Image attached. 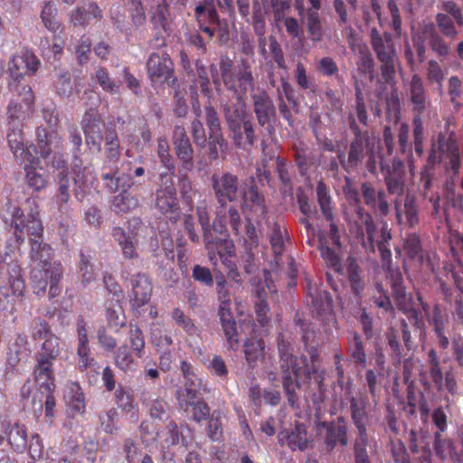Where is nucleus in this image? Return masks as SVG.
Here are the masks:
<instances>
[{
    "label": "nucleus",
    "mask_w": 463,
    "mask_h": 463,
    "mask_svg": "<svg viewBox=\"0 0 463 463\" xmlns=\"http://www.w3.org/2000/svg\"><path fill=\"white\" fill-rule=\"evenodd\" d=\"M396 216L401 224L413 227L418 222L417 204H394Z\"/></svg>",
    "instance_id": "53"
},
{
    "label": "nucleus",
    "mask_w": 463,
    "mask_h": 463,
    "mask_svg": "<svg viewBox=\"0 0 463 463\" xmlns=\"http://www.w3.org/2000/svg\"><path fill=\"white\" fill-rule=\"evenodd\" d=\"M128 346L137 358H142L145 354L146 338L143 331L137 324L130 323L128 334Z\"/></svg>",
    "instance_id": "45"
},
{
    "label": "nucleus",
    "mask_w": 463,
    "mask_h": 463,
    "mask_svg": "<svg viewBox=\"0 0 463 463\" xmlns=\"http://www.w3.org/2000/svg\"><path fill=\"white\" fill-rule=\"evenodd\" d=\"M171 317L175 320V324L182 327L188 335H193L197 334V326L189 317L185 316L184 312L181 308H174Z\"/></svg>",
    "instance_id": "64"
},
{
    "label": "nucleus",
    "mask_w": 463,
    "mask_h": 463,
    "mask_svg": "<svg viewBox=\"0 0 463 463\" xmlns=\"http://www.w3.org/2000/svg\"><path fill=\"white\" fill-rule=\"evenodd\" d=\"M6 140L14 156L24 153V146L28 145L22 127L14 122L7 130Z\"/></svg>",
    "instance_id": "42"
},
{
    "label": "nucleus",
    "mask_w": 463,
    "mask_h": 463,
    "mask_svg": "<svg viewBox=\"0 0 463 463\" xmlns=\"http://www.w3.org/2000/svg\"><path fill=\"white\" fill-rule=\"evenodd\" d=\"M134 355L128 345L124 344L115 352L114 363L116 366L124 373L133 371L136 365Z\"/></svg>",
    "instance_id": "47"
},
{
    "label": "nucleus",
    "mask_w": 463,
    "mask_h": 463,
    "mask_svg": "<svg viewBox=\"0 0 463 463\" xmlns=\"http://www.w3.org/2000/svg\"><path fill=\"white\" fill-rule=\"evenodd\" d=\"M194 16L199 30L207 34L210 40L216 33L221 38L228 34V24L220 18L217 10H205L202 6H195Z\"/></svg>",
    "instance_id": "19"
},
{
    "label": "nucleus",
    "mask_w": 463,
    "mask_h": 463,
    "mask_svg": "<svg viewBox=\"0 0 463 463\" xmlns=\"http://www.w3.org/2000/svg\"><path fill=\"white\" fill-rule=\"evenodd\" d=\"M41 61L36 55L28 51L24 50L14 55L8 63V70L12 81L9 83L10 89L15 84L24 85L21 80L25 75H33L40 68Z\"/></svg>",
    "instance_id": "14"
},
{
    "label": "nucleus",
    "mask_w": 463,
    "mask_h": 463,
    "mask_svg": "<svg viewBox=\"0 0 463 463\" xmlns=\"http://www.w3.org/2000/svg\"><path fill=\"white\" fill-rule=\"evenodd\" d=\"M405 256L408 260L414 262L417 268H420L424 261V252L420 237L415 234H410L403 243Z\"/></svg>",
    "instance_id": "38"
},
{
    "label": "nucleus",
    "mask_w": 463,
    "mask_h": 463,
    "mask_svg": "<svg viewBox=\"0 0 463 463\" xmlns=\"http://www.w3.org/2000/svg\"><path fill=\"white\" fill-rule=\"evenodd\" d=\"M243 353L249 367L255 368L265 358V342L261 338L250 337L243 343Z\"/></svg>",
    "instance_id": "29"
},
{
    "label": "nucleus",
    "mask_w": 463,
    "mask_h": 463,
    "mask_svg": "<svg viewBox=\"0 0 463 463\" xmlns=\"http://www.w3.org/2000/svg\"><path fill=\"white\" fill-rule=\"evenodd\" d=\"M92 80H95L103 91L109 94H119L120 84L117 82L105 67H99Z\"/></svg>",
    "instance_id": "48"
},
{
    "label": "nucleus",
    "mask_w": 463,
    "mask_h": 463,
    "mask_svg": "<svg viewBox=\"0 0 463 463\" xmlns=\"http://www.w3.org/2000/svg\"><path fill=\"white\" fill-rule=\"evenodd\" d=\"M30 354L31 349L26 335H18L9 346L7 363L11 366H15L19 362L26 361Z\"/></svg>",
    "instance_id": "34"
},
{
    "label": "nucleus",
    "mask_w": 463,
    "mask_h": 463,
    "mask_svg": "<svg viewBox=\"0 0 463 463\" xmlns=\"http://www.w3.org/2000/svg\"><path fill=\"white\" fill-rule=\"evenodd\" d=\"M36 364L33 368V375L35 382L41 388H44L46 391L54 390V373H53V364L43 358L36 359Z\"/></svg>",
    "instance_id": "30"
},
{
    "label": "nucleus",
    "mask_w": 463,
    "mask_h": 463,
    "mask_svg": "<svg viewBox=\"0 0 463 463\" xmlns=\"http://www.w3.org/2000/svg\"><path fill=\"white\" fill-rule=\"evenodd\" d=\"M183 427V425L179 427L174 420L169 421L166 426L165 438L164 439V444L167 448L179 443L185 447L187 446V441L184 437L183 431L180 430Z\"/></svg>",
    "instance_id": "58"
},
{
    "label": "nucleus",
    "mask_w": 463,
    "mask_h": 463,
    "mask_svg": "<svg viewBox=\"0 0 463 463\" xmlns=\"http://www.w3.org/2000/svg\"><path fill=\"white\" fill-rule=\"evenodd\" d=\"M287 445L292 450L299 449L304 451L308 448L310 439L304 424L298 423L295 428L286 435Z\"/></svg>",
    "instance_id": "40"
},
{
    "label": "nucleus",
    "mask_w": 463,
    "mask_h": 463,
    "mask_svg": "<svg viewBox=\"0 0 463 463\" xmlns=\"http://www.w3.org/2000/svg\"><path fill=\"white\" fill-rule=\"evenodd\" d=\"M7 441L13 449L23 453L27 446V431L24 425L14 423L7 432Z\"/></svg>",
    "instance_id": "43"
},
{
    "label": "nucleus",
    "mask_w": 463,
    "mask_h": 463,
    "mask_svg": "<svg viewBox=\"0 0 463 463\" xmlns=\"http://www.w3.org/2000/svg\"><path fill=\"white\" fill-rule=\"evenodd\" d=\"M11 90L21 97L22 102L10 101L7 107L8 118L12 120H23L33 111L34 96L29 85L15 84Z\"/></svg>",
    "instance_id": "21"
},
{
    "label": "nucleus",
    "mask_w": 463,
    "mask_h": 463,
    "mask_svg": "<svg viewBox=\"0 0 463 463\" xmlns=\"http://www.w3.org/2000/svg\"><path fill=\"white\" fill-rule=\"evenodd\" d=\"M81 128L85 135V142L90 149L100 151L104 139L105 122L97 109L90 108L85 111L81 120Z\"/></svg>",
    "instance_id": "16"
},
{
    "label": "nucleus",
    "mask_w": 463,
    "mask_h": 463,
    "mask_svg": "<svg viewBox=\"0 0 463 463\" xmlns=\"http://www.w3.org/2000/svg\"><path fill=\"white\" fill-rule=\"evenodd\" d=\"M362 207H359L357 213L360 215L361 225L357 227L356 237L361 239L362 243L366 250L374 252L375 245L373 241V235L375 232V226L373 217L366 213H362Z\"/></svg>",
    "instance_id": "28"
},
{
    "label": "nucleus",
    "mask_w": 463,
    "mask_h": 463,
    "mask_svg": "<svg viewBox=\"0 0 463 463\" xmlns=\"http://www.w3.org/2000/svg\"><path fill=\"white\" fill-rule=\"evenodd\" d=\"M51 270H54V264L52 268L34 267L30 272V280L33 293L42 295L45 292L50 281Z\"/></svg>",
    "instance_id": "41"
},
{
    "label": "nucleus",
    "mask_w": 463,
    "mask_h": 463,
    "mask_svg": "<svg viewBox=\"0 0 463 463\" xmlns=\"http://www.w3.org/2000/svg\"><path fill=\"white\" fill-rule=\"evenodd\" d=\"M307 303L313 307L318 315H322L332 308L333 300L326 291H319L317 287L309 285L307 288Z\"/></svg>",
    "instance_id": "32"
},
{
    "label": "nucleus",
    "mask_w": 463,
    "mask_h": 463,
    "mask_svg": "<svg viewBox=\"0 0 463 463\" xmlns=\"http://www.w3.org/2000/svg\"><path fill=\"white\" fill-rule=\"evenodd\" d=\"M252 65L253 61L248 58L235 62L229 55L222 54L218 61L209 68L216 87L223 83L227 90L237 95L235 102L222 106V113L230 138L237 148L242 150L252 147L257 139L252 114L248 111L243 98L249 90H253L255 85Z\"/></svg>",
    "instance_id": "1"
},
{
    "label": "nucleus",
    "mask_w": 463,
    "mask_h": 463,
    "mask_svg": "<svg viewBox=\"0 0 463 463\" xmlns=\"http://www.w3.org/2000/svg\"><path fill=\"white\" fill-rule=\"evenodd\" d=\"M430 29L429 43L431 50L439 57H447L450 51L449 45L438 33L432 24H430Z\"/></svg>",
    "instance_id": "57"
},
{
    "label": "nucleus",
    "mask_w": 463,
    "mask_h": 463,
    "mask_svg": "<svg viewBox=\"0 0 463 463\" xmlns=\"http://www.w3.org/2000/svg\"><path fill=\"white\" fill-rule=\"evenodd\" d=\"M349 402L351 419L358 434L367 433L366 424L369 420L367 394L361 393L358 397L352 396Z\"/></svg>",
    "instance_id": "26"
},
{
    "label": "nucleus",
    "mask_w": 463,
    "mask_h": 463,
    "mask_svg": "<svg viewBox=\"0 0 463 463\" xmlns=\"http://www.w3.org/2000/svg\"><path fill=\"white\" fill-rule=\"evenodd\" d=\"M354 463H372L371 446L367 433L357 435L353 444Z\"/></svg>",
    "instance_id": "44"
},
{
    "label": "nucleus",
    "mask_w": 463,
    "mask_h": 463,
    "mask_svg": "<svg viewBox=\"0 0 463 463\" xmlns=\"http://www.w3.org/2000/svg\"><path fill=\"white\" fill-rule=\"evenodd\" d=\"M294 161L301 176L307 175L309 167L312 164V158L308 154V149L304 144L294 145Z\"/></svg>",
    "instance_id": "49"
},
{
    "label": "nucleus",
    "mask_w": 463,
    "mask_h": 463,
    "mask_svg": "<svg viewBox=\"0 0 463 463\" xmlns=\"http://www.w3.org/2000/svg\"><path fill=\"white\" fill-rule=\"evenodd\" d=\"M150 23L153 30H163L164 33H170V6L167 0H161L151 11Z\"/></svg>",
    "instance_id": "31"
},
{
    "label": "nucleus",
    "mask_w": 463,
    "mask_h": 463,
    "mask_svg": "<svg viewBox=\"0 0 463 463\" xmlns=\"http://www.w3.org/2000/svg\"><path fill=\"white\" fill-rule=\"evenodd\" d=\"M318 250L321 257L326 262L328 268H331L335 272L338 274L343 273V265L341 259L337 252L328 246V242L325 238L324 234L319 233L318 235Z\"/></svg>",
    "instance_id": "37"
},
{
    "label": "nucleus",
    "mask_w": 463,
    "mask_h": 463,
    "mask_svg": "<svg viewBox=\"0 0 463 463\" xmlns=\"http://www.w3.org/2000/svg\"><path fill=\"white\" fill-rule=\"evenodd\" d=\"M350 128L353 131L354 137L349 145L348 154L346 155L344 150L338 149L336 151V157L339 160L342 168L346 172L356 170L362 165L365 157L366 147L368 146V134L363 132L353 116L349 117Z\"/></svg>",
    "instance_id": "9"
},
{
    "label": "nucleus",
    "mask_w": 463,
    "mask_h": 463,
    "mask_svg": "<svg viewBox=\"0 0 463 463\" xmlns=\"http://www.w3.org/2000/svg\"><path fill=\"white\" fill-rule=\"evenodd\" d=\"M156 154L160 164L165 167V169L175 170L174 157L170 154V146L165 137L157 138Z\"/></svg>",
    "instance_id": "56"
},
{
    "label": "nucleus",
    "mask_w": 463,
    "mask_h": 463,
    "mask_svg": "<svg viewBox=\"0 0 463 463\" xmlns=\"http://www.w3.org/2000/svg\"><path fill=\"white\" fill-rule=\"evenodd\" d=\"M357 70L360 73L370 75L373 78L375 62L369 48L363 44L358 48V58L356 61Z\"/></svg>",
    "instance_id": "50"
},
{
    "label": "nucleus",
    "mask_w": 463,
    "mask_h": 463,
    "mask_svg": "<svg viewBox=\"0 0 463 463\" xmlns=\"http://www.w3.org/2000/svg\"><path fill=\"white\" fill-rule=\"evenodd\" d=\"M317 435L322 439L326 451H333L337 446L348 444L347 421L340 416L335 420L321 421L317 424Z\"/></svg>",
    "instance_id": "12"
},
{
    "label": "nucleus",
    "mask_w": 463,
    "mask_h": 463,
    "mask_svg": "<svg viewBox=\"0 0 463 463\" xmlns=\"http://www.w3.org/2000/svg\"><path fill=\"white\" fill-rule=\"evenodd\" d=\"M424 370L420 372L421 383L430 388V384L440 392L446 389L450 394L457 393V381L452 371L443 373L440 358L435 348L428 350L425 358Z\"/></svg>",
    "instance_id": "7"
},
{
    "label": "nucleus",
    "mask_w": 463,
    "mask_h": 463,
    "mask_svg": "<svg viewBox=\"0 0 463 463\" xmlns=\"http://www.w3.org/2000/svg\"><path fill=\"white\" fill-rule=\"evenodd\" d=\"M59 340L55 335L46 338L40 351L36 353V359L43 358V360L54 363L60 354Z\"/></svg>",
    "instance_id": "51"
},
{
    "label": "nucleus",
    "mask_w": 463,
    "mask_h": 463,
    "mask_svg": "<svg viewBox=\"0 0 463 463\" xmlns=\"http://www.w3.org/2000/svg\"><path fill=\"white\" fill-rule=\"evenodd\" d=\"M384 338H385L386 344L389 347L392 360L398 364H401L402 362L403 379H404L405 383H408L410 378L411 377V373H412V371L415 366L414 358L412 356H411V357L405 358L402 361L403 347L400 341L399 332L394 326H391L386 329V331L384 333Z\"/></svg>",
    "instance_id": "20"
},
{
    "label": "nucleus",
    "mask_w": 463,
    "mask_h": 463,
    "mask_svg": "<svg viewBox=\"0 0 463 463\" xmlns=\"http://www.w3.org/2000/svg\"><path fill=\"white\" fill-rule=\"evenodd\" d=\"M186 398H179L181 408L192 414L196 422H201L210 416L211 409L203 398L197 397V391L185 386Z\"/></svg>",
    "instance_id": "25"
},
{
    "label": "nucleus",
    "mask_w": 463,
    "mask_h": 463,
    "mask_svg": "<svg viewBox=\"0 0 463 463\" xmlns=\"http://www.w3.org/2000/svg\"><path fill=\"white\" fill-rule=\"evenodd\" d=\"M370 43L376 59L380 64L381 80L387 85L393 86L396 83V65L399 63L397 49L389 32L381 33L376 27H373L369 33Z\"/></svg>",
    "instance_id": "6"
},
{
    "label": "nucleus",
    "mask_w": 463,
    "mask_h": 463,
    "mask_svg": "<svg viewBox=\"0 0 463 463\" xmlns=\"http://www.w3.org/2000/svg\"><path fill=\"white\" fill-rule=\"evenodd\" d=\"M347 277L352 291L359 296L364 290V285L361 277L362 269L354 257H348L347 260Z\"/></svg>",
    "instance_id": "46"
},
{
    "label": "nucleus",
    "mask_w": 463,
    "mask_h": 463,
    "mask_svg": "<svg viewBox=\"0 0 463 463\" xmlns=\"http://www.w3.org/2000/svg\"><path fill=\"white\" fill-rule=\"evenodd\" d=\"M172 142L176 158L185 171L194 167V150L184 126L175 125L173 130Z\"/></svg>",
    "instance_id": "18"
},
{
    "label": "nucleus",
    "mask_w": 463,
    "mask_h": 463,
    "mask_svg": "<svg viewBox=\"0 0 463 463\" xmlns=\"http://www.w3.org/2000/svg\"><path fill=\"white\" fill-rule=\"evenodd\" d=\"M112 236L120 246L122 254L126 259L138 258L137 241L135 235L127 234L121 227H115L112 231Z\"/></svg>",
    "instance_id": "33"
},
{
    "label": "nucleus",
    "mask_w": 463,
    "mask_h": 463,
    "mask_svg": "<svg viewBox=\"0 0 463 463\" xmlns=\"http://www.w3.org/2000/svg\"><path fill=\"white\" fill-rule=\"evenodd\" d=\"M8 287H0V310L14 314L16 301L24 296L25 283L22 268L16 263L8 265Z\"/></svg>",
    "instance_id": "11"
},
{
    "label": "nucleus",
    "mask_w": 463,
    "mask_h": 463,
    "mask_svg": "<svg viewBox=\"0 0 463 463\" xmlns=\"http://www.w3.org/2000/svg\"><path fill=\"white\" fill-rule=\"evenodd\" d=\"M57 16L58 9L55 5L51 2L44 3L40 17L44 27L52 33L54 40H56V34L62 33L64 30L62 24L57 19Z\"/></svg>",
    "instance_id": "35"
},
{
    "label": "nucleus",
    "mask_w": 463,
    "mask_h": 463,
    "mask_svg": "<svg viewBox=\"0 0 463 463\" xmlns=\"http://www.w3.org/2000/svg\"><path fill=\"white\" fill-rule=\"evenodd\" d=\"M105 154L109 161L117 162L120 156V145L117 131L114 128L107 129L104 136Z\"/></svg>",
    "instance_id": "52"
},
{
    "label": "nucleus",
    "mask_w": 463,
    "mask_h": 463,
    "mask_svg": "<svg viewBox=\"0 0 463 463\" xmlns=\"http://www.w3.org/2000/svg\"><path fill=\"white\" fill-rule=\"evenodd\" d=\"M78 367L80 372H85L88 368L98 372L99 363L91 356L90 346L77 347Z\"/></svg>",
    "instance_id": "60"
},
{
    "label": "nucleus",
    "mask_w": 463,
    "mask_h": 463,
    "mask_svg": "<svg viewBox=\"0 0 463 463\" xmlns=\"http://www.w3.org/2000/svg\"><path fill=\"white\" fill-rule=\"evenodd\" d=\"M216 288L218 292V298L221 301L218 315L222 328L229 349L236 351L239 348L240 343L237 323L231 309V293L229 288L226 287V281L222 277L217 280Z\"/></svg>",
    "instance_id": "10"
},
{
    "label": "nucleus",
    "mask_w": 463,
    "mask_h": 463,
    "mask_svg": "<svg viewBox=\"0 0 463 463\" xmlns=\"http://www.w3.org/2000/svg\"><path fill=\"white\" fill-rule=\"evenodd\" d=\"M347 353L355 366L361 368L366 367L367 354L365 352V344L362 336L356 331L349 333L347 337Z\"/></svg>",
    "instance_id": "27"
},
{
    "label": "nucleus",
    "mask_w": 463,
    "mask_h": 463,
    "mask_svg": "<svg viewBox=\"0 0 463 463\" xmlns=\"http://www.w3.org/2000/svg\"><path fill=\"white\" fill-rule=\"evenodd\" d=\"M91 256L82 250L80 252L78 272L84 285H88L96 279L94 266L91 263Z\"/></svg>",
    "instance_id": "54"
},
{
    "label": "nucleus",
    "mask_w": 463,
    "mask_h": 463,
    "mask_svg": "<svg viewBox=\"0 0 463 463\" xmlns=\"http://www.w3.org/2000/svg\"><path fill=\"white\" fill-rule=\"evenodd\" d=\"M146 70L152 84L171 82L175 85L174 63L166 52H152L146 61Z\"/></svg>",
    "instance_id": "15"
},
{
    "label": "nucleus",
    "mask_w": 463,
    "mask_h": 463,
    "mask_svg": "<svg viewBox=\"0 0 463 463\" xmlns=\"http://www.w3.org/2000/svg\"><path fill=\"white\" fill-rule=\"evenodd\" d=\"M206 368L213 376L222 380H226L228 377L229 369L224 359L220 354H214L213 358L208 361Z\"/></svg>",
    "instance_id": "63"
},
{
    "label": "nucleus",
    "mask_w": 463,
    "mask_h": 463,
    "mask_svg": "<svg viewBox=\"0 0 463 463\" xmlns=\"http://www.w3.org/2000/svg\"><path fill=\"white\" fill-rule=\"evenodd\" d=\"M392 291L397 308L414 319L420 318V311L413 307L412 296L407 294L401 272L392 275Z\"/></svg>",
    "instance_id": "22"
},
{
    "label": "nucleus",
    "mask_w": 463,
    "mask_h": 463,
    "mask_svg": "<svg viewBox=\"0 0 463 463\" xmlns=\"http://www.w3.org/2000/svg\"><path fill=\"white\" fill-rule=\"evenodd\" d=\"M205 124L208 128V139L210 152L213 158L218 156V148L227 146L226 140L222 134L221 120L216 109L209 105L205 107Z\"/></svg>",
    "instance_id": "23"
},
{
    "label": "nucleus",
    "mask_w": 463,
    "mask_h": 463,
    "mask_svg": "<svg viewBox=\"0 0 463 463\" xmlns=\"http://www.w3.org/2000/svg\"><path fill=\"white\" fill-rule=\"evenodd\" d=\"M130 303L133 308H139L150 301L153 286L150 279L143 273L131 277Z\"/></svg>",
    "instance_id": "24"
},
{
    "label": "nucleus",
    "mask_w": 463,
    "mask_h": 463,
    "mask_svg": "<svg viewBox=\"0 0 463 463\" xmlns=\"http://www.w3.org/2000/svg\"><path fill=\"white\" fill-rule=\"evenodd\" d=\"M295 80L300 89L313 93L316 92L317 85L313 79L307 75L305 65L300 61L296 65Z\"/></svg>",
    "instance_id": "62"
},
{
    "label": "nucleus",
    "mask_w": 463,
    "mask_h": 463,
    "mask_svg": "<svg viewBox=\"0 0 463 463\" xmlns=\"http://www.w3.org/2000/svg\"><path fill=\"white\" fill-rule=\"evenodd\" d=\"M302 23L312 43H319L322 41L324 30L319 12L316 10H307Z\"/></svg>",
    "instance_id": "36"
},
{
    "label": "nucleus",
    "mask_w": 463,
    "mask_h": 463,
    "mask_svg": "<svg viewBox=\"0 0 463 463\" xmlns=\"http://www.w3.org/2000/svg\"><path fill=\"white\" fill-rule=\"evenodd\" d=\"M252 112L255 115L257 124L256 136L260 128L269 129L276 118V108L269 93L265 90H258L250 93ZM258 138L256 139V141Z\"/></svg>",
    "instance_id": "13"
},
{
    "label": "nucleus",
    "mask_w": 463,
    "mask_h": 463,
    "mask_svg": "<svg viewBox=\"0 0 463 463\" xmlns=\"http://www.w3.org/2000/svg\"><path fill=\"white\" fill-rule=\"evenodd\" d=\"M410 102L412 113L413 147L416 155L421 157L424 154L425 132L423 115L431 105L428 91L422 79L418 74L411 76L409 83Z\"/></svg>",
    "instance_id": "5"
},
{
    "label": "nucleus",
    "mask_w": 463,
    "mask_h": 463,
    "mask_svg": "<svg viewBox=\"0 0 463 463\" xmlns=\"http://www.w3.org/2000/svg\"><path fill=\"white\" fill-rule=\"evenodd\" d=\"M7 212L12 214L14 222V235L17 244H22L25 241V236H29L31 245L30 257L36 263L35 267L52 268L55 262H52L54 252L52 248L43 242V226L40 219L37 205L31 208L27 216L18 204H7Z\"/></svg>",
    "instance_id": "3"
},
{
    "label": "nucleus",
    "mask_w": 463,
    "mask_h": 463,
    "mask_svg": "<svg viewBox=\"0 0 463 463\" xmlns=\"http://www.w3.org/2000/svg\"><path fill=\"white\" fill-rule=\"evenodd\" d=\"M175 170L165 169L159 174L158 177V189L156 190L157 197L165 200L175 199V187L174 177Z\"/></svg>",
    "instance_id": "39"
},
{
    "label": "nucleus",
    "mask_w": 463,
    "mask_h": 463,
    "mask_svg": "<svg viewBox=\"0 0 463 463\" xmlns=\"http://www.w3.org/2000/svg\"><path fill=\"white\" fill-rule=\"evenodd\" d=\"M381 170L384 175V181L390 194L401 197L404 194V184L406 177V166L404 162L394 157L392 165L385 164L383 160L380 162ZM393 203H399L396 198Z\"/></svg>",
    "instance_id": "17"
},
{
    "label": "nucleus",
    "mask_w": 463,
    "mask_h": 463,
    "mask_svg": "<svg viewBox=\"0 0 463 463\" xmlns=\"http://www.w3.org/2000/svg\"><path fill=\"white\" fill-rule=\"evenodd\" d=\"M69 407L71 412L83 414L85 412V398L80 386L73 383L70 389Z\"/></svg>",
    "instance_id": "55"
},
{
    "label": "nucleus",
    "mask_w": 463,
    "mask_h": 463,
    "mask_svg": "<svg viewBox=\"0 0 463 463\" xmlns=\"http://www.w3.org/2000/svg\"><path fill=\"white\" fill-rule=\"evenodd\" d=\"M279 356V370L284 392L291 408L298 407V391L306 384L311 394V400L317 409L325 400V370L320 364V355L314 346L308 350L309 357L297 356L291 352V345L282 333L277 337Z\"/></svg>",
    "instance_id": "2"
},
{
    "label": "nucleus",
    "mask_w": 463,
    "mask_h": 463,
    "mask_svg": "<svg viewBox=\"0 0 463 463\" xmlns=\"http://www.w3.org/2000/svg\"><path fill=\"white\" fill-rule=\"evenodd\" d=\"M453 20V18L443 13L437 14L435 17L439 32L449 39H454L458 35V30Z\"/></svg>",
    "instance_id": "61"
},
{
    "label": "nucleus",
    "mask_w": 463,
    "mask_h": 463,
    "mask_svg": "<svg viewBox=\"0 0 463 463\" xmlns=\"http://www.w3.org/2000/svg\"><path fill=\"white\" fill-rule=\"evenodd\" d=\"M212 187L218 203H233L241 196L243 203H262V194L259 191L253 176L246 178L239 187L238 176L226 172L221 176H212Z\"/></svg>",
    "instance_id": "4"
},
{
    "label": "nucleus",
    "mask_w": 463,
    "mask_h": 463,
    "mask_svg": "<svg viewBox=\"0 0 463 463\" xmlns=\"http://www.w3.org/2000/svg\"><path fill=\"white\" fill-rule=\"evenodd\" d=\"M276 172L281 182V189L284 193H292V180L288 171V165L284 158L281 156L276 157Z\"/></svg>",
    "instance_id": "59"
},
{
    "label": "nucleus",
    "mask_w": 463,
    "mask_h": 463,
    "mask_svg": "<svg viewBox=\"0 0 463 463\" xmlns=\"http://www.w3.org/2000/svg\"><path fill=\"white\" fill-rule=\"evenodd\" d=\"M440 164L453 175H457L460 168V152L457 142L441 133L432 142L427 157V165L431 168Z\"/></svg>",
    "instance_id": "8"
}]
</instances>
